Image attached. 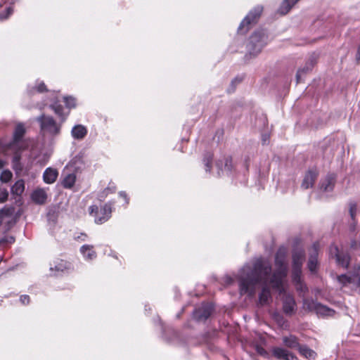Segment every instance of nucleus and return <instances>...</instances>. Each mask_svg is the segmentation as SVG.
<instances>
[{
	"label": "nucleus",
	"instance_id": "f257e3e1",
	"mask_svg": "<svg viewBox=\"0 0 360 360\" xmlns=\"http://www.w3.org/2000/svg\"><path fill=\"white\" fill-rule=\"evenodd\" d=\"M271 271V264L262 259L257 260L252 268L250 266H244L238 276L240 293L252 296L255 293L256 285L261 284L262 288L259 295V301L262 305L266 304L269 299L271 297L269 287L272 286L270 283Z\"/></svg>",
	"mask_w": 360,
	"mask_h": 360
},
{
	"label": "nucleus",
	"instance_id": "f03ea898",
	"mask_svg": "<svg viewBox=\"0 0 360 360\" xmlns=\"http://www.w3.org/2000/svg\"><path fill=\"white\" fill-rule=\"evenodd\" d=\"M287 250L285 248H279L275 255L276 271L271 274L270 283L274 289L281 290L283 285V279L287 276V266L285 257Z\"/></svg>",
	"mask_w": 360,
	"mask_h": 360
},
{
	"label": "nucleus",
	"instance_id": "7ed1b4c3",
	"mask_svg": "<svg viewBox=\"0 0 360 360\" xmlns=\"http://www.w3.org/2000/svg\"><path fill=\"white\" fill-rule=\"evenodd\" d=\"M267 37V34L264 29L256 30L248 39L245 58L248 56L255 57L258 55L266 44Z\"/></svg>",
	"mask_w": 360,
	"mask_h": 360
},
{
	"label": "nucleus",
	"instance_id": "20e7f679",
	"mask_svg": "<svg viewBox=\"0 0 360 360\" xmlns=\"http://www.w3.org/2000/svg\"><path fill=\"white\" fill-rule=\"evenodd\" d=\"M262 12L263 6H257L250 11L248 15L240 22L238 28V33L245 34L253 25L258 22Z\"/></svg>",
	"mask_w": 360,
	"mask_h": 360
},
{
	"label": "nucleus",
	"instance_id": "39448f33",
	"mask_svg": "<svg viewBox=\"0 0 360 360\" xmlns=\"http://www.w3.org/2000/svg\"><path fill=\"white\" fill-rule=\"evenodd\" d=\"M262 12L263 6H257L250 11L248 15L240 22L238 28V33L245 34L253 25L258 22Z\"/></svg>",
	"mask_w": 360,
	"mask_h": 360
},
{
	"label": "nucleus",
	"instance_id": "423d86ee",
	"mask_svg": "<svg viewBox=\"0 0 360 360\" xmlns=\"http://www.w3.org/2000/svg\"><path fill=\"white\" fill-rule=\"evenodd\" d=\"M37 121L40 124L41 130L52 136H57L60 134V125L58 124L52 117L42 114L37 118Z\"/></svg>",
	"mask_w": 360,
	"mask_h": 360
},
{
	"label": "nucleus",
	"instance_id": "0eeeda50",
	"mask_svg": "<svg viewBox=\"0 0 360 360\" xmlns=\"http://www.w3.org/2000/svg\"><path fill=\"white\" fill-rule=\"evenodd\" d=\"M329 254L330 257L335 259L338 266L344 269L349 268L351 257L347 251L340 250L336 245L332 244L329 248Z\"/></svg>",
	"mask_w": 360,
	"mask_h": 360
},
{
	"label": "nucleus",
	"instance_id": "6e6552de",
	"mask_svg": "<svg viewBox=\"0 0 360 360\" xmlns=\"http://www.w3.org/2000/svg\"><path fill=\"white\" fill-rule=\"evenodd\" d=\"M304 307L310 311H315L322 316H333L335 311L312 299H305L303 302Z\"/></svg>",
	"mask_w": 360,
	"mask_h": 360
},
{
	"label": "nucleus",
	"instance_id": "1a4fd4ad",
	"mask_svg": "<svg viewBox=\"0 0 360 360\" xmlns=\"http://www.w3.org/2000/svg\"><path fill=\"white\" fill-rule=\"evenodd\" d=\"M214 309L212 303H203L193 311V317L198 322H205L212 315Z\"/></svg>",
	"mask_w": 360,
	"mask_h": 360
},
{
	"label": "nucleus",
	"instance_id": "9d476101",
	"mask_svg": "<svg viewBox=\"0 0 360 360\" xmlns=\"http://www.w3.org/2000/svg\"><path fill=\"white\" fill-rule=\"evenodd\" d=\"M112 204L111 202L105 203L99 211V216L94 215V221L96 224H102L107 221L112 214Z\"/></svg>",
	"mask_w": 360,
	"mask_h": 360
},
{
	"label": "nucleus",
	"instance_id": "9b49d317",
	"mask_svg": "<svg viewBox=\"0 0 360 360\" xmlns=\"http://www.w3.org/2000/svg\"><path fill=\"white\" fill-rule=\"evenodd\" d=\"M271 355L278 360H298V358L291 352L283 347H274Z\"/></svg>",
	"mask_w": 360,
	"mask_h": 360
},
{
	"label": "nucleus",
	"instance_id": "f8f14e48",
	"mask_svg": "<svg viewBox=\"0 0 360 360\" xmlns=\"http://www.w3.org/2000/svg\"><path fill=\"white\" fill-rule=\"evenodd\" d=\"M316 63V57L315 56H311L309 60L306 62L304 66L302 68H300L296 74V81L297 83H300L301 82L302 76L308 74L310 72L314 65Z\"/></svg>",
	"mask_w": 360,
	"mask_h": 360
},
{
	"label": "nucleus",
	"instance_id": "ddd939ff",
	"mask_svg": "<svg viewBox=\"0 0 360 360\" xmlns=\"http://www.w3.org/2000/svg\"><path fill=\"white\" fill-rule=\"evenodd\" d=\"M26 132V129L22 123H18L14 129L13 139L9 143L10 147L18 146L19 143L22 140Z\"/></svg>",
	"mask_w": 360,
	"mask_h": 360
},
{
	"label": "nucleus",
	"instance_id": "4468645a",
	"mask_svg": "<svg viewBox=\"0 0 360 360\" xmlns=\"http://www.w3.org/2000/svg\"><path fill=\"white\" fill-rule=\"evenodd\" d=\"M72 269H73L72 265L70 262L60 259L56 263V264L53 267V266L50 267L51 271H56L53 274H51V276H57L58 275L57 274L58 272H62V273H63L65 271L68 272L69 271H71Z\"/></svg>",
	"mask_w": 360,
	"mask_h": 360
},
{
	"label": "nucleus",
	"instance_id": "2eb2a0df",
	"mask_svg": "<svg viewBox=\"0 0 360 360\" xmlns=\"http://www.w3.org/2000/svg\"><path fill=\"white\" fill-rule=\"evenodd\" d=\"M318 172L316 170H309L305 174L304 179L302 182V188L304 189H308L312 187L317 179Z\"/></svg>",
	"mask_w": 360,
	"mask_h": 360
},
{
	"label": "nucleus",
	"instance_id": "dca6fc26",
	"mask_svg": "<svg viewBox=\"0 0 360 360\" xmlns=\"http://www.w3.org/2000/svg\"><path fill=\"white\" fill-rule=\"evenodd\" d=\"M223 165H224V170L229 173H231L233 168L232 158L231 156H227L224 157L223 160H219L217 161L216 166L219 169V176H221V172H223Z\"/></svg>",
	"mask_w": 360,
	"mask_h": 360
},
{
	"label": "nucleus",
	"instance_id": "f3484780",
	"mask_svg": "<svg viewBox=\"0 0 360 360\" xmlns=\"http://www.w3.org/2000/svg\"><path fill=\"white\" fill-rule=\"evenodd\" d=\"M295 307L296 302L292 296L288 295L284 298L283 303V310L286 315L291 316L295 310Z\"/></svg>",
	"mask_w": 360,
	"mask_h": 360
},
{
	"label": "nucleus",
	"instance_id": "a211bd4d",
	"mask_svg": "<svg viewBox=\"0 0 360 360\" xmlns=\"http://www.w3.org/2000/svg\"><path fill=\"white\" fill-rule=\"evenodd\" d=\"M292 267L302 268L305 259V252L302 249L295 250L292 252Z\"/></svg>",
	"mask_w": 360,
	"mask_h": 360
},
{
	"label": "nucleus",
	"instance_id": "6ab92c4d",
	"mask_svg": "<svg viewBox=\"0 0 360 360\" xmlns=\"http://www.w3.org/2000/svg\"><path fill=\"white\" fill-rule=\"evenodd\" d=\"M58 172L56 169L49 167L46 169L43 174V179L46 184H53L56 181Z\"/></svg>",
	"mask_w": 360,
	"mask_h": 360
},
{
	"label": "nucleus",
	"instance_id": "aec40b11",
	"mask_svg": "<svg viewBox=\"0 0 360 360\" xmlns=\"http://www.w3.org/2000/svg\"><path fill=\"white\" fill-rule=\"evenodd\" d=\"M47 199V195L43 189H37L32 194V200L38 205H44Z\"/></svg>",
	"mask_w": 360,
	"mask_h": 360
},
{
	"label": "nucleus",
	"instance_id": "412c9836",
	"mask_svg": "<svg viewBox=\"0 0 360 360\" xmlns=\"http://www.w3.org/2000/svg\"><path fill=\"white\" fill-rule=\"evenodd\" d=\"M282 340L283 343L288 348L298 349L300 346L298 338L295 335H290L289 336H284Z\"/></svg>",
	"mask_w": 360,
	"mask_h": 360
},
{
	"label": "nucleus",
	"instance_id": "4be33fe9",
	"mask_svg": "<svg viewBox=\"0 0 360 360\" xmlns=\"http://www.w3.org/2000/svg\"><path fill=\"white\" fill-rule=\"evenodd\" d=\"M302 268L292 267V278L293 282L297 286V290H303V283L302 281Z\"/></svg>",
	"mask_w": 360,
	"mask_h": 360
},
{
	"label": "nucleus",
	"instance_id": "5701e85b",
	"mask_svg": "<svg viewBox=\"0 0 360 360\" xmlns=\"http://www.w3.org/2000/svg\"><path fill=\"white\" fill-rule=\"evenodd\" d=\"M297 350L302 356L307 359L314 360L317 356L316 353L306 345H300Z\"/></svg>",
	"mask_w": 360,
	"mask_h": 360
},
{
	"label": "nucleus",
	"instance_id": "b1692460",
	"mask_svg": "<svg viewBox=\"0 0 360 360\" xmlns=\"http://www.w3.org/2000/svg\"><path fill=\"white\" fill-rule=\"evenodd\" d=\"M86 134V128L81 124L75 125L72 129V135L75 139H82Z\"/></svg>",
	"mask_w": 360,
	"mask_h": 360
},
{
	"label": "nucleus",
	"instance_id": "393cba45",
	"mask_svg": "<svg viewBox=\"0 0 360 360\" xmlns=\"http://www.w3.org/2000/svg\"><path fill=\"white\" fill-rule=\"evenodd\" d=\"M299 1L300 0H283L278 8V12L282 15L287 14Z\"/></svg>",
	"mask_w": 360,
	"mask_h": 360
},
{
	"label": "nucleus",
	"instance_id": "a878e982",
	"mask_svg": "<svg viewBox=\"0 0 360 360\" xmlns=\"http://www.w3.org/2000/svg\"><path fill=\"white\" fill-rule=\"evenodd\" d=\"M21 154L19 152H15L12 160L13 169L18 174L22 171L23 165L20 162Z\"/></svg>",
	"mask_w": 360,
	"mask_h": 360
},
{
	"label": "nucleus",
	"instance_id": "bb28decb",
	"mask_svg": "<svg viewBox=\"0 0 360 360\" xmlns=\"http://www.w3.org/2000/svg\"><path fill=\"white\" fill-rule=\"evenodd\" d=\"M80 251L84 257L88 259H93L96 257V253L93 250L92 245H84L81 247Z\"/></svg>",
	"mask_w": 360,
	"mask_h": 360
},
{
	"label": "nucleus",
	"instance_id": "cd10ccee",
	"mask_svg": "<svg viewBox=\"0 0 360 360\" xmlns=\"http://www.w3.org/2000/svg\"><path fill=\"white\" fill-rule=\"evenodd\" d=\"M25 191V181L22 179L17 181L11 187V193L13 195L20 196Z\"/></svg>",
	"mask_w": 360,
	"mask_h": 360
},
{
	"label": "nucleus",
	"instance_id": "c85d7f7f",
	"mask_svg": "<svg viewBox=\"0 0 360 360\" xmlns=\"http://www.w3.org/2000/svg\"><path fill=\"white\" fill-rule=\"evenodd\" d=\"M335 178L333 175H328L326 176L324 181L321 184V188L324 191H330L333 190L335 185Z\"/></svg>",
	"mask_w": 360,
	"mask_h": 360
},
{
	"label": "nucleus",
	"instance_id": "c756f323",
	"mask_svg": "<svg viewBox=\"0 0 360 360\" xmlns=\"http://www.w3.org/2000/svg\"><path fill=\"white\" fill-rule=\"evenodd\" d=\"M214 155L211 152H206L203 155V162L205 166V170L206 172H211L212 167V160H213Z\"/></svg>",
	"mask_w": 360,
	"mask_h": 360
},
{
	"label": "nucleus",
	"instance_id": "7c9ffc66",
	"mask_svg": "<svg viewBox=\"0 0 360 360\" xmlns=\"http://www.w3.org/2000/svg\"><path fill=\"white\" fill-rule=\"evenodd\" d=\"M76 176L74 174H68L63 180L62 185L65 188H71L75 183Z\"/></svg>",
	"mask_w": 360,
	"mask_h": 360
},
{
	"label": "nucleus",
	"instance_id": "2f4dec72",
	"mask_svg": "<svg viewBox=\"0 0 360 360\" xmlns=\"http://www.w3.org/2000/svg\"><path fill=\"white\" fill-rule=\"evenodd\" d=\"M352 284L356 287H360V266L354 268L351 274Z\"/></svg>",
	"mask_w": 360,
	"mask_h": 360
},
{
	"label": "nucleus",
	"instance_id": "473e14b6",
	"mask_svg": "<svg viewBox=\"0 0 360 360\" xmlns=\"http://www.w3.org/2000/svg\"><path fill=\"white\" fill-rule=\"evenodd\" d=\"M49 108L54 111V112L62 119V121L65 120V115L63 113V106L58 103H55L49 105Z\"/></svg>",
	"mask_w": 360,
	"mask_h": 360
},
{
	"label": "nucleus",
	"instance_id": "72a5a7b5",
	"mask_svg": "<svg viewBox=\"0 0 360 360\" xmlns=\"http://www.w3.org/2000/svg\"><path fill=\"white\" fill-rule=\"evenodd\" d=\"M15 211V208L13 207H4L0 210V225L2 223L4 217H11L13 215Z\"/></svg>",
	"mask_w": 360,
	"mask_h": 360
},
{
	"label": "nucleus",
	"instance_id": "f704fd0d",
	"mask_svg": "<svg viewBox=\"0 0 360 360\" xmlns=\"http://www.w3.org/2000/svg\"><path fill=\"white\" fill-rule=\"evenodd\" d=\"M337 279L340 283L343 286H347L349 284H352L351 275L341 274L337 276Z\"/></svg>",
	"mask_w": 360,
	"mask_h": 360
},
{
	"label": "nucleus",
	"instance_id": "c9c22d12",
	"mask_svg": "<svg viewBox=\"0 0 360 360\" xmlns=\"http://www.w3.org/2000/svg\"><path fill=\"white\" fill-rule=\"evenodd\" d=\"M318 259L314 258H309L307 263L308 269L311 273H316L317 270Z\"/></svg>",
	"mask_w": 360,
	"mask_h": 360
},
{
	"label": "nucleus",
	"instance_id": "e433bc0d",
	"mask_svg": "<svg viewBox=\"0 0 360 360\" xmlns=\"http://www.w3.org/2000/svg\"><path fill=\"white\" fill-rule=\"evenodd\" d=\"M255 349L257 353L259 354V355H261L262 356H264L267 359L270 358V354H269V352L264 348H263L262 346H260L259 345H256L255 347Z\"/></svg>",
	"mask_w": 360,
	"mask_h": 360
},
{
	"label": "nucleus",
	"instance_id": "4c0bfd02",
	"mask_svg": "<svg viewBox=\"0 0 360 360\" xmlns=\"http://www.w3.org/2000/svg\"><path fill=\"white\" fill-rule=\"evenodd\" d=\"M357 206L355 202L349 203V212L351 217L352 221H354L356 214Z\"/></svg>",
	"mask_w": 360,
	"mask_h": 360
},
{
	"label": "nucleus",
	"instance_id": "58836bf2",
	"mask_svg": "<svg viewBox=\"0 0 360 360\" xmlns=\"http://www.w3.org/2000/svg\"><path fill=\"white\" fill-rule=\"evenodd\" d=\"M13 12V8L12 6H8L6 8L4 12L0 13V20H4L7 19Z\"/></svg>",
	"mask_w": 360,
	"mask_h": 360
},
{
	"label": "nucleus",
	"instance_id": "ea45409f",
	"mask_svg": "<svg viewBox=\"0 0 360 360\" xmlns=\"http://www.w3.org/2000/svg\"><path fill=\"white\" fill-rule=\"evenodd\" d=\"M12 176L13 174L10 171H4L1 174L0 180L2 182L7 183L11 179Z\"/></svg>",
	"mask_w": 360,
	"mask_h": 360
},
{
	"label": "nucleus",
	"instance_id": "a19ab883",
	"mask_svg": "<svg viewBox=\"0 0 360 360\" xmlns=\"http://www.w3.org/2000/svg\"><path fill=\"white\" fill-rule=\"evenodd\" d=\"M318 250H319V243H315L312 245V250L310 253L309 258H314V259H318Z\"/></svg>",
	"mask_w": 360,
	"mask_h": 360
},
{
	"label": "nucleus",
	"instance_id": "79ce46f5",
	"mask_svg": "<svg viewBox=\"0 0 360 360\" xmlns=\"http://www.w3.org/2000/svg\"><path fill=\"white\" fill-rule=\"evenodd\" d=\"M64 101L66 106L69 108H74L76 105L75 99L72 97H65Z\"/></svg>",
	"mask_w": 360,
	"mask_h": 360
},
{
	"label": "nucleus",
	"instance_id": "37998d69",
	"mask_svg": "<svg viewBox=\"0 0 360 360\" xmlns=\"http://www.w3.org/2000/svg\"><path fill=\"white\" fill-rule=\"evenodd\" d=\"M8 197V192L6 188L0 190V202H4Z\"/></svg>",
	"mask_w": 360,
	"mask_h": 360
},
{
	"label": "nucleus",
	"instance_id": "c03bdc74",
	"mask_svg": "<svg viewBox=\"0 0 360 360\" xmlns=\"http://www.w3.org/2000/svg\"><path fill=\"white\" fill-rule=\"evenodd\" d=\"M15 242V238L13 236H6L0 240V245L4 243H13Z\"/></svg>",
	"mask_w": 360,
	"mask_h": 360
},
{
	"label": "nucleus",
	"instance_id": "a18cd8bd",
	"mask_svg": "<svg viewBox=\"0 0 360 360\" xmlns=\"http://www.w3.org/2000/svg\"><path fill=\"white\" fill-rule=\"evenodd\" d=\"M89 213L91 215L94 217V215L99 216V210L97 205H91L89 207Z\"/></svg>",
	"mask_w": 360,
	"mask_h": 360
},
{
	"label": "nucleus",
	"instance_id": "49530a36",
	"mask_svg": "<svg viewBox=\"0 0 360 360\" xmlns=\"http://www.w3.org/2000/svg\"><path fill=\"white\" fill-rule=\"evenodd\" d=\"M20 300L23 304H28L30 303V299L28 295H23L20 296Z\"/></svg>",
	"mask_w": 360,
	"mask_h": 360
},
{
	"label": "nucleus",
	"instance_id": "de8ad7c7",
	"mask_svg": "<svg viewBox=\"0 0 360 360\" xmlns=\"http://www.w3.org/2000/svg\"><path fill=\"white\" fill-rule=\"evenodd\" d=\"M37 91L40 93L47 92L48 89L44 82H41L37 86Z\"/></svg>",
	"mask_w": 360,
	"mask_h": 360
},
{
	"label": "nucleus",
	"instance_id": "09e8293b",
	"mask_svg": "<svg viewBox=\"0 0 360 360\" xmlns=\"http://www.w3.org/2000/svg\"><path fill=\"white\" fill-rule=\"evenodd\" d=\"M349 231L352 232H354L356 231V219H354V221H352L351 222H349Z\"/></svg>",
	"mask_w": 360,
	"mask_h": 360
},
{
	"label": "nucleus",
	"instance_id": "8fccbe9b",
	"mask_svg": "<svg viewBox=\"0 0 360 360\" xmlns=\"http://www.w3.org/2000/svg\"><path fill=\"white\" fill-rule=\"evenodd\" d=\"M120 196L123 198L125 200L127 204L129 203V198H128L127 195V193L125 192H124V191L120 192Z\"/></svg>",
	"mask_w": 360,
	"mask_h": 360
},
{
	"label": "nucleus",
	"instance_id": "3c124183",
	"mask_svg": "<svg viewBox=\"0 0 360 360\" xmlns=\"http://www.w3.org/2000/svg\"><path fill=\"white\" fill-rule=\"evenodd\" d=\"M356 60L357 62L360 61V45L358 46L356 54Z\"/></svg>",
	"mask_w": 360,
	"mask_h": 360
},
{
	"label": "nucleus",
	"instance_id": "603ef678",
	"mask_svg": "<svg viewBox=\"0 0 360 360\" xmlns=\"http://www.w3.org/2000/svg\"><path fill=\"white\" fill-rule=\"evenodd\" d=\"M5 165V162L2 160H0V169L3 168Z\"/></svg>",
	"mask_w": 360,
	"mask_h": 360
},
{
	"label": "nucleus",
	"instance_id": "864d4df0",
	"mask_svg": "<svg viewBox=\"0 0 360 360\" xmlns=\"http://www.w3.org/2000/svg\"><path fill=\"white\" fill-rule=\"evenodd\" d=\"M4 1H5V2H8L11 4H13L15 2V0H4Z\"/></svg>",
	"mask_w": 360,
	"mask_h": 360
},
{
	"label": "nucleus",
	"instance_id": "5fc2aeb1",
	"mask_svg": "<svg viewBox=\"0 0 360 360\" xmlns=\"http://www.w3.org/2000/svg\"><path fill=\"white\" fill-rule=\"evenodd\" d=\"M235 82L239 83V82H240V80H239V79H238L237 78H236L235 79H233V80L231 82V84H233Z\"/></svg>",
	"mask_w": 360,
	"mask_h": 360
},
{
	"label": "nucleus",
	"instance_id": "6e6d98bb",
	"mask_svg": "<svg viewBox=\"0 0 360 360\" xmlns=\"http://www.w3.org/2000/svg\"><path fill=\"white\" fill-rule=\"evenodd\" d=\"M355 244H356V241L354 240L352 243V247H354L355 245Z\"/></svg>",
	"mask_w": 360,
	"mask_h": 360
},
{
	"label": "nucleus",
	"instance_id": "4d7b16f0",
	"mask_svg": "<svg viewBox=\"0 0 360 360\" xmlns=\"http://www.w3.org/2000/svg\"><path fill=\"white\" fill-rule=\"evenodd\" d=\"M2 6V4L0 2V8H1Z\"/></svg>",
	"mask_w": 360,
	"mask_h": 360
}]
</instances>
